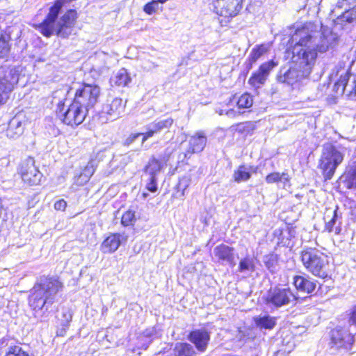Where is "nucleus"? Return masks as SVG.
I'll use <instances>...</instances> for the list:
<instances>
[{
  "instance_id": "24",
  "label": "nucleus",
  "mask_w": 356,
  "mask_h": 356,
  "mask_svg": "<svg viewBox=\"0 0 356 356\" xmlns=\"http://www.w3.org/2000/svg\"><path fill=\"white\" fill-rule=\"evenodd\" d=\"M293 284L297 290L301 292L311 293L316 286V282L309 277L296 275L293 277Z\"/></svg>"
},
{
  "instance_id": "1",
  "label": "nucleus",
  "mask_w": 356,
  "mask_h": 356,
  "mask_svg": "<svg viewBox=\"0 0 356 356\" xmlns=\"http://www.w3.org/2000/svg\"><path fill=\"white\" fill-rule=\"evenodd\" d=\"M306 26L296 31L292 36L295 45L292 50V63L311 73L315 65L318 51L324 53L332 47L337 40V35L330 30H324L318 38V33Z\"/></svg>"
},
{
  "instance_id": "28",
  "label": "nucleus",
  "mask_w": 356,
  "mask_h": 356,
  "mask_svg": "<svg viewBox=\"0 0 356 356\" xmlns=\"http://www.w3.org/2000/svg\"><path fill=\"white\" fill-rule=\"evenodd\" d=\"M349 77L350 74L348 71L340 74L339 79L333 86V90L337 95H342L346 91L348 94V90H350L349 84H348Z\"/></svg>"
},
{
  "instance_id": "52",
  "label": "nucleus",
  "mask_w": 356,
  "mask_h": 356,
  "mask_svg": "<svg viewBox=\"0 0 356 356\" xmlns=\"http://www.w3.org/2000/svg\"><path fill=\"white\" fill-rule=\"evenodd\" d=\"M274 356H286V353L285 351L278 350L275 353Z\"/></svg>"
},
{
  "instance_id": "21",
  "label": "nucleus",
  "mask_w": 356,
  "mask_h": 356,
  "mask_svg": "<svg viewBox=\"0 0 356 356\" xmlns=\"http://www.w3.org/2000/svg\"><path fill=\"white\" fill-rule=\"evenodd\" d=\"M337 209V207L334 209H327L324 215L325 229L329 232H334L336 234H339L341 231L339 227L341 217L338 215Z\"/></svg>"
},
{
  "instance_id": "39",
  "label": "nucleus",
  "mask_w": 356,
  "mask_h": 356,
  "mask_svg": "<svg viewBox=\"0 0 356 356\" xmlns=\"http://www.w3.org/2000/svg\"><path fill=\"white\" fill-rule=\"evenodd\" d=\"M10 51L8 42L5 38H0V58H5Z\"/></svg>"
},
{
  "instance_id": "35",
  "label": "nucleus",
  "mask_w": 356,
  "mask_h": 356,
  "mask_svg": "<svg viewBox=\"0 0 356 356\" xmlns=\"http://www.w3.org/2000/svg\"><path fill=\"white\" fill-rule=\"evenodd\" d=\"M277 255L275 254H269L264 257L263 261L266 266V267L270 271L273 273L276 270V267L277 266Z\"/></svg>"
},
{
  "instance_id": "5",
  "label": "nucleus",
  "mask_w": 356,
  "mask_h": 356,
  "mask_svg": "<svg viewBox=\"0 0 356 356\" xmlns=\"http://www.w3.org/2000/svg\"><path fill=\"white\" fill-rule=\"evenodd\" d=\"M344 152L341 146L327 143L323 145L319 168L325 180L332 179L337 168L343 161Z\"/></svg>"
},
{
  "instance_id": "49",
  "label": "nucleus",
  "mask_w": 356,
  "mask_h": 356,
  "mask_svg": "<svg viewBox=\"0 0 356 356\" xmlns=\"http://www.w3.org/2000/svg\"><path fill=\"white\" fill-rule=\"evenodd\" d=\"M350 90H348V95L354 94L356 95V76H354L353 83L349 84Z\"/></svg>"
},
{
  "instance_id": "25",
  "label": "nucleus",
  "mask_w": 356,
  "mask_h": 356,
  "mask_svg": "<svg viewBox=\"0 0 356 356\" xmlns=\"http://www.w3.org/2000/svg\"><path fill=\"white\" fill-rule=\"evenodd\" d=\"M0 346L6 348L4 356H29L20 346L15 344L13 339L3 338L0 340Z\"/></svg>"
},
{
  "instance_id": "6",
  "label": "nucleus",
  "mask_w": 356,
  "mask_h": 356,
  "mask_svg": "<svg viewBox=\"0 0 356 356\" xmlns=\"http://www.w3.org/2000/svg\"><path fill=\"white\" fill-rule=\"evenodd\" d=\"M87 113L86 108H84L74 100L67 108H65V104L61 102L57 105V116L63 123L72 127L81 124L84 121Z\"/></svg>"
},
{
  "instance_id": "47",
  "label": "nucleus",
  "mask_w": 356,
  "mask_h": 356,
  "mask_svg": "<svg viewBox=\"0 0 356 356\" xmlns=\"http://www.w3.org/2000/svg\"><path fill=\"white\" fill-rule=\"evenodd\" d=\"M140 135H143V134H134L130 135L124 141L125 145H130L131 143H133Z\"/></svg>"
},
{
  "instance_id": "27",
  "label": "nucleus",
  "mask_w": 356,
  "mask_h": 356,
  "mask_svg": "<svg viewBox=\"0 0 356 356\" xmlns=\"http://www.w3.org/2000/svg\"><path fill=\"white\" fill-rule=\"evenodd\" d=\"M254 322L260 330H272L276 325V318L269 315H259L254 317Z\"/></svg>"
},
{
  "instance_id": "3",
  "label": "nucleus",
  "mask_w": 356,
  "mask_h": 356,
  "mask_svg": "<svg viewBox=\"0 0 356 356\" xmlns=\"http://www.w3.org/2000/svg\"><path fill=\"white\" fill-rule=\"evenodd\" d=\"M61 3L62 2L58 1L51 6L46 19L39 25V30L44 36L50 37L56 34L66 38L72 34L77 17L76 12L70 10L58 19Z\"/></svg>"
},
{
  "instance_id": "41",
  "label": "nucleus",
  "mask_w": 356,
  "mask_h": 356,
  "mask_svg": "<svg viewBox=\"0 0 356 356\" xmlns=\"http://www.w3.org/2000/svg\"><path fill=\"white\" fill-rule=\"evenodd\" d=\"M157 180L156 177L149 176L148 182L146 184V188L152 192L155 193L157 191Z\"/></svg>"
},
{
  "instance_id": "22",
  "label": "nucleus",
  "mask_w": 356,
  "mask_h": 356,
  "mask_svg": "<svg viewBox=\"0 0 356 356\" xmlns=\"http://www.w3.org/2000/svg\"><path fill=\"white\" fill-rule=\"evenodd\" d=\"M25 120L22 115L13 117L8 124L6 135L8 138L15 139L19 138L24 132Z\"/></svg>"
},
{
  "instance_id": "20",
  "label": "nucleus",
  "mask_w": 356,
  "mask_h": 356,
  "mask_svg": "<svg viewBox=\"0 0 356 356\" xmlns=\"http://www.w3.org/2000/svg\"><path fill=\"white\" fill-rule=\"evenodd\" d=\"M213 254L220 262H225L231 266L236 265L234 250L232 247L225 244H220L214 248Z\"/></svg>"
},
{
  "instance_id": "48",
  "label": "nucleus",
  "mask_w": 356,
  "mask_h": 356,
  "mask_svg": "<svg viewBox=\"0 0 356 356\" xmlns=\"http://www.w3.org/2000/svg\"><path fill=\"white\" fill-rule=\"evenodd\" d=\"M63 318H65L63 320V325L65 327H67L69 323L72 321V314L69 312H66L65 313L63 314Z\"/></svg>"
},
{
  "instance_id": "15",
  "label": "nucleus",
  "mask_w": 356,
  "mask_h": 356,
  "mask_svg": "<svg viewBox=\"0 0 356 356\" xmlns=\"http://www.w3.org/2000/svg\"><path fill=\"white\" fill-rule=\"evenodd\" d=\"M277 65L273 60L263 63L258 71L252 74L248 83L253 87L259 88L266 82L270 72Z\"/></svg>"
},
{
  "instance_id": "14",
  "label": "nucleus",
  "mask_w": 356,
  "mask_h": 356,
  "mask_svg": "<svg viewBox=\"0 0 356 356\" xmlns=\"http://www.w3.org/2000/svg\"><path fill=\"white\" fill-rule=\"evenodd\" d=\"M350 327L345 328L338 326L332 330L331 339L337 348H350L354 341V337Z\"/></svg>"
},
{
  "instance_id": "33",
  "label": "nucleus",
  "mask_w": 356,
  "mask_h": 356,
  "mask_svg": "<svg viewBox=\"0 0 356 356\" xmlns=\"http://www.w3.org/2000/svg\"><path fill=\"white\" fill-rule=\"evenodd\" d=\"M346 182L348 188H356V161L350 165V169L346 174Z\"/></svg>"
},
{
  "instance_id": "36",
  "label": "nucleus",
  "mask_w": 356,
  "mask_h": 356,
  "mask_svg": "<svg viewBox=\"0 0 356 356\" xmlns=\"http://www.w3.org/2000/svg\"><path fill=\"white\" fill-rule=\"evenodd\" d=\"M253 104V99L248 93L243 94L237 102V105L239 108H248L252 106Z\"/></svg>"
},
{
  "instance_id": "16",
  "label": "nucleus",
  "mask_w": 356,
  "mask_h": 356,
  "mask_svg": "<svg viewBox=\"0 0 356 356\" xmlns=\"http://www.w3.org/2000/svg\"><path fill=\"white\" fill-rule=\"evenodd\" d=\"M126 106V102L122 99L115 97L111 102L105 104L102 110V115H108V120H115L120 117L124 113Z\"/></svg>"
},
{
  "instance_id": "7",
  "label": "nucleus",
  "mask_w": 356,
  "mask_h": 356,
  "mask_svg": "<svg viewBox=\"0 0 356 356\" xmlns=\"http://www.w3.org/2000/svg\"><path fill=\"white\" fill-rule=\"evenodd\" d=\"M20 66L0 67V104H5L10 93L19 80Z\"/></svg>"
},
{
  "instance_id": "11",
  "label": "nucleus",
  "mask_w": 356,
  "mask_h": 356,
  "mask_svg": "<svg viewBox=\"0 0 356 356\" xmlns=\"http://www.w3.org/2000/svg\"><path fill=\"white\" fill-rule=\"evenodd\" d=\"M337 7L344 10L343 13L334 19L337 26L343 28L347 24H356V0H339Z\"/></svg>"
},
{
  "instance_id": "8",
  "label": "nucleus",
  "mask_w": 356,
  "mask_h": 356,
  "mask_svg": "<svg viewBox=\"0 0 356 356\" xmlns=\"http://www.w3.org/2000/svg\"><path fill=\"white\" fill-rule=\"evenodd\" d=\"M297 297L289 288L275 286L270 288L266 297V305L270 307H281L294 304Z\"/></svg>"
},
{
  "instance_id": "32",
  "label": "nucleus",
  "mask_w": 356,
  "mask_h": 356,
  "mask_svg": "<svg viewBox=\"0 0 356 356\" xmlns=\"http://www.w3.org/2000/svg\"><path fill=\"white\" fill-rule=\"evenodd\" d=\"M268 49V47L266 44H261L253 48L248 57L250 64L252 65L255 63Z\"/></svg>"
},
{
  "instance_id": "17",
  "label": "nucleus",
  "mask_w": 356,
  "mask_h": 356,
  "mask_svg": "<svg viewBox=\"0 0 356 356\" xmlns=\"http://www.w3.org/2000/svg\"><path fill=\"white\" fill-rule=\"evenodd\" d=\"M188 339L197 350L204 353L210 341V333L205 328L196 329L190 332Z\"/></svg>"
},
{
  "instance_id": "40",
  "label": "nucleus",
  "mask_w": 356,
  "mask_h": 356,
  "mask_svg": "<svg viewBox=\"0 0 356 356\" xmlns=\"http://www.w3.org/2000/svg\"><path fill=\"white\" fill-rule=\"evenodd\" d=\"M158 3L155 0H152V1L147 3L145 5L143 8V10L148 15H152L158 9Z\"/></svg>"
},
{
  "instance_id": "10",
  "label": "nucleus",
  "mask_w": 356,
  "mask_h": 356,
  "mask_svg": "<svg viewBox=\"0 0 356 356\" xmlns=\"http://www.w3.org/2000/svg\"><path fill=\"white\" fill-rule=\"evenodd\" d=\"M19 173L23 181L30 185L39 184L42 177V174L35 165V161L31 157H28L22 162Z\"/></svg>"
},
{
  "instance_id": "34",
  "label": "nucleus",
  "mask_w": 356,
  "mask_h": 356,
  "mask_svg": "<svg viewBox=\"0 0 356 356\" xmlns=\"http://www.w3.org/2000/svg\"><path fill=\"white\" fill-rule=\"evenodd\" d=\"M251 177L250 172L243 165L240 166L234 173V178L236 182L245 181Z\"/></svg>"
},
{
  "instance_id": "42",
  "label": "nucleus",
  "mask_w": 356,
  "mask_h": 356,
  "mask_svg": "<svg viewBox=\"0 0 356 356\" xmlns=\"http://www.w3.org/2000/svg\"><path fill=\"white\" fill-rule=\"evenodd\" d=\"M348 315L349 327H353L356 332V305L352 307Z\"/></svg>"
},
{
  "instance_id": "9",
  "label": "nucleus",
  "mask_w": 356,
  "mask_h": 356,
  "mask_svg": "<svg viewBox=\"0 0 356 356\" xmlns=\"http://www.w3.org/2000/svg\"><path fill=\"white\" fill-rule=\"evenodd\" d=\"M100 93L98 86L83 84L76 90L74 100L88 111L98 102Z\"/></svg>"
},
{
  "instance_id": "44",
  "label": "nucleus",
  "mask_w": 356,
  "mask_h": 356,
  "mask_svg": "<svg viewBox=\"0 0 356 356\" xmlns=\"http://www.w3.org/2000/svg\"><path fill=\"white\" fill-rule=\"evenodd\" d=\"M89 180H85V176L81 172L79 175H76L74 178V184L72 188H74V185L83 186L86 184Z\"/></svg>"
},
{
  "instance_id": "31",
  "label": "nucleus",
  "mask_w": 356,
  "mask_h": 356,
  "mask_svg": "<svg viewBox=\"0 0 356 356\" xmlns=\"http://www.w3.org/2000/svg\"><path fill=\"white\" fill-rule=\"evenodd\" d=\"M254 261L251 257L246 256L245 257L240 260L238 266V271L239 273L245 275H249V273L254 272Z\"/></svg>"
},
{
  "instance_id": "26",
  "label": "nucleus",
  "mask_w": 356,
  "mask_h": 356,
  "mask_svg": "<svg viewBox=\"0 0 356 356\" xmlns=\"http://www.w3.org/2000/svg\"><path fill=\"white\" fill-rule=\"evenodd\" d=\"M207 140L205 134L202 131H197L194 136H191L189 140V147L188 152H201L207 144Z\"/></svg>"
},
{
  "instance_id": "12",
  "label": "nucleus",
  "mask_w": 356,
  "mask_h": 356,
  "mask_svg": "<svg viewBox=\"0 0 356 356\" xmlns=\"http://www.w3.org/2000/svg\"><path fill=\"white\" fill-rule=\"evenodd\" d=\"M244 0H213L216 13L225 17L237 15L243 8Z\"/></svg>"
},
{
  "instance_id": "46",
  "label": "nucleus",
  "mask_w": 356,
  "mask_h": 356,
  "mask_svg": "<svg viewBox=\"0 0 356 356\" xmlns=\"http://www.w3.org/2000/svg\"><path fill=\"white\" fill-rule=\"evenodd\" d=\"M67 207V202L61 199L56 201L54 204V209L57 211H64Z\"/></svg>"
},
{
  "instance_id": "43",
  "label": "nucleus",
  "mask_w": 356,
  "mask_h": 356,
  "mask_svg": "<svg viewBox=\"0 0 356 356\" xmlns=\"http://www.w3.org/2000/svg\"><path fill=\"white\" fill-rule=\"evenodd\" d=\"M282 179L281 174L279 172H273L268 175L265 180L268 184H273L279 182Z\"/></svg>"
},
{
  "instance_id": "23",
  "label": "nucleus",
  "mask_w": 356,
  "mask_h": 356,
  "mask_svg": "<svg viewBox=\"0 0 356 356\" xmlns=\"http://www.w3.org/2000/svg\"><path fill=\"white\" fill-rule=\"evenodd\" d=\"M169 158V154L161 155L159 159L152 157L145 166V172L149 175V176L156 177L161 169L167 165Z\"/></svg>"
},
{
  "instance_id": "4",
  "label": "nucleus",
  "mask_w": 356,
  "mask_h": 356,
  "mask_svg": "<svg viewBox=\"0 0 356 356\" xmlns=\"http://www.w3.org/2000/svg\"><path fill=\"white\" fill-rule=\"evenodd\" d=\"M301 261L305 269L313 275L325 279L330 275L327 256L315 248H308L301 252Z\"/></svg>"
},
{
  "instance_id": "51",
  "label": "nucleus",
  "mask_w": 356,
  "mask_h": 356,
  "mask_svg": "<svg viewBox=\"0 0 356 356\" xmlns=\"http://www.w3.org/2000/svg\"><path fill=\"white\" fill-rule=\"evenodd\" d=\"M236 113V111L233 109H230L226 112V115L229 117L234 116Z\"/></svg>"
},
{
  "instance_id": "29",
  "label": "nucleus",
  "mask_w": 356,
  "mask_h": 356,
  "mask_svg": "<svg viewBox=\"0 0 356 356\" xmlns=\"http://www.w3.org/2000/svg\"><path fill=\"white\" fill-rule=\"evenodd\" d=\"M173 356H195L193 346L188 343H177L173 350Z\"/></svg>"
},
{
  "instance_id": "37",
  "label": "nucleus",
  "mask_w": 356,
  "mask_h": 356,
  "mask_svg": "<svg viewBox=\"0 0 356 356\" xmlns=\"http://www.w3.org/2000/svg\"><path fill=\"white\" fill-rule=\"evenodd\" d=\"M191 183V179L186 177H184L179 180V182L176 186V189L177 193H180V197H183L185 196V191L189 186Z\"/></svg>"
},
{
  "instance_id": "38",
  "label": "nucleus",
  "mask_w": 356,
  "mask_h": 356,
  "mask_svg": "<svg viewBox=\"0 0 356 356\" xmlns=\"http://www.w3.org/2000/svg\"><path fill=\"white\" fill-rule=\"evenodd\" d=\"M135 220V213L129 210L122 215L121 222L124 226H129L132 225Z\"/></svg>"
},
{
  "instance_id": "50",
  "label": "nucleus",
  "mask_w": 356,
  "mask_h": 356,
  "mask_svg": "<svg viewBox=\"0 0 356 356\" xmlns=\"http://www.w3.org/2000/svg\"><path fill=\"white\" fill-rule=\"evenodd\" d=\"M282 179L280 181L282 182L285 186L290 181V177L287 173L282 172L281 174Z\"/></svg>"
},
{
  "instance_id": "19",
  "label": "nucleus",
  "mask_w": 356,
  "mask_h": 356,
  "mask_svg": "<svg viewBox=\"0 0 356 356\" xmlns=\"http://www.w3.org/2000/svg\"><path fill=\"white\" fill-rule=\"evenodd\" d=\"M174 120L172 118H168L165 120H156L146 126L147 131L144 134L142 143H144L147 138L152 137L154 134L161 132L165 129H169L173 124Z\"/></svg>"
},
{
  "instance_id": "13",
  "label": "nucleus",
  "mask_w": 356,
  "mask_h": 356,
  "mask_svg": "<svg viewBox=\"0 0 356 356\" xmlns=\"http://www.w3.org/2000/svg\"><path fill=\"white\" fill-rule=\"evenodd\" d=\"M309 74V73H305L303 69L293 64V65L288 69L285 67L281 69L277 76V79L281 83H285L292 86L301 81L302 79L308 77Z\"/></svg>"
},
{
  "instance_id": "30",
  "label": "nucleus",
  "mask_w": 356,
  "mask_h": 356,
  "mask_svg": "<svg viewBox=\"0 0 356 356\" xmlns=\"http://www.w3.org/2000/svg\"><path fill=\"white\" fill-rule=\"evenodd\" d=\"M131 81L127 70L124 68L120 69L113 77L111 78V82L118 86H126Z\"/></svg>"
},
{
  "instance_id": "18",
  "label": "nucleus",
  "mask_w": 356,
  "mask_h": 356,
  "mask_svg": "<svg viewBox=\"0 0 356 356\" xmlns=\"http://www.w3.org/2000/svg\"><path fill=\"white\" fill-rule=\"evenodd\" d=\"M127 236L121 234H111L107 236L101 245V250L104 253H113L115 252L120 244L126 241Z\"/></svg>"
},
{
  "instance_id": "45",
  "label": "nucleus",
  "mask_w": 356,
  "mask_h": 356,
  "mask_svg": "<svg viewBox=\"0 0 356 356\" xmlns=\"http://www.w3.org/2000/svg\"><path fill=\"white\" fill-rule=\"evenodd\" d=\"M95 169L93 168L92 165H88L85 167L81 172L85 176V180H89L91 176L93 175Z\"/></svg>"
},
{
  "instance_id": "53",
  "label": "nucleus",
  "mask_w": 356,
  "mask_h": 356,
  "mask_svg": "<svg viewBox=\"0 0 356 356\" xmlns=\"http://www.w3.org/2000/svg\"><path fill=\"white\" fill-rule=\"evenodd\" d=\"M147 194L146 193H143V197H145H145H147Z\"/></svg>"
},
{
  "instance_id": "2",
  "label": "nucleus",
  "mask_w": 356,
  "mask_h": 356,
  "mask_svg": "<svg viewBox=\"0 0 356 356\" xmlns=\"http://www.w3.org/2000/svg\"><path fill=\"white\" fill-rule=\"evenodd\" d=\"M62 287V283L54 277H42L34 285L29 297V304L35 311L36 317H42L48 312Z\"/></svg>"
}]
</instances>
